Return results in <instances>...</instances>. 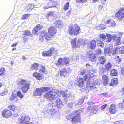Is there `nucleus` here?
<instances>
[{
  "mask_svg": "<svg viewBox=\"0 0 124 124\" xmlns=\"http://www.w3.org/2000/svg\"><path fill=\"white\" fill-rule=\"evenodd\" d=\"M94 72V70L90 71L86 76V77L85 78V81L87 82L86 83L87 85L89 87V88L91 90L96 88L95 86V85L93 84L94 80L92 78L93 76V73Z\"/></svg>",
  "mask_w": 124,
  "mask_h": 124,
  "instance_id": "1",
  "label": "nucleus"
},
{
  "mask_svg": "<svg viewBox=\"0 0 124 124\" xmlns=\"http://www.w3.org/2000/svg\"><path fill=\"white\" fill-rule=\"evenodd\" d=\"M17 84L19 85H23L22 86V90L23 92L24 93H26L29 89L30 84L29 82H27L25 80L19 79L17 81Z\"/></svg>",
  "mask_w": 124,
  "mask_h": 124,
  "instance_id": "2",
  "label": "nucleus"
},
{
  "mask_svg": "<svg viewBox=\"0 0 124 124\" xmlns=\"http://www.w3.org/2000/svg\"><path fill=\"white\" fill-rule=\"evenodd\" d=\"M82 109H79L76 111V115L73 116H71V115L68 116H67L66 118L68 119H71V117H72L71 121L72 123H76L77 122L80 123L81 119L79 115L82 112Z\"/></svg>",
  "mask_w": 124,
  "mask_h": 124,
  "instance_id": "3",
  "label": "nucleus"
},
{
  "mask_svg": "<svg viewBox=\"0 0 124 124\" xmlns=\"http://www.w3.org/2000/svg\"><path fill=\"white\" fill-rule=\"evenodd\" d=\"M57 94V90H54L53 88L52 90H49L48 93L45 94V96L48 100L51 101L54 99Z\"/></svg>",
  "mask_w": 124,
  "mask_h": 124,
  "instance_id": "4",
  "label": "nucleus"
},
{
  "mask_svg": "<svg viewBox=\"0 0 124 124\" xmlns=\"http://www.w3.org/2000/svg\"><path fill=\"white\" fill-rule=\"evenodd\" d=\"M80 29V28L78 25L75 24L74 26L70 25L69 27L68 31L70 35L74 34L76 35L79 32Z\"/></svg>",
  "mask_w": 124,
  "mask_h": 124,
  "instance_id": "5",
  "label": "nucleus"
},
{
  "mask_svg": "<svg viewBox=\"0 0 124 124\" xmlns=\"http://www.w3.org/2000/svg\"><path fill=\"white\" fill-rule=\"evenodd\" d=\"M51 38L49 35L47 31L46 30L41 32L39 35V41L42 42L46 40L49 39V38Z\"/></svg>",
  "mask_w": 124,
  "mask_h": 124,
  "instance_id": "6",
  "label": "nucleus"
},
{
  "mask_svg": "<svg viewBox=\"0 0 124 124\" xmlns=\"http://www.w3.org/2000/svg\"><path fill=\"white\" fill-rule=\"evenodd\" d=\"M30 119L29 116L25 115L19 117L18 119V121L19 124H26L29 121Z\"/></svg>",
  "mask_w": 124,
  "mask_h": 124,
  "instance_id": "7",
  "label": "nucleus"
},
{
  "mask_svg": "<svg viewBox=\"0 0 124 124\" xmlns=\"http://www.w3.org/2000/svg\"><path fill=\"white\" fill-rule=\"evenodd\" d=\"M81 39L79 38L77 39L76 38L73 39L71 41L72 47H79L81 43Z\"/></svg>",
  "mask_w": 124,
  "mask_h": 124,
  "instance_id": "8",
  "label": "nucleus"
},
{
  "mask_svg": "<svg viewBox=\"0 0 124 124\" xmlns=\"http://www.w3.org/2000/svg\"><path fill=\"white\" fill-rule=\"evenodd\" d=\"M116 16L118 18L119 20L124 18V8H122L116 13Z\"/></svg>",
  "mask_w": 124,
  "mask_h": 124,
  "instance_id": "9",
  "label": "nucleus"
},
{
  "mask_svg": "<svg viewBox=\"0 0 124 124\" xmlns=\"http://www.w3.org/2000/svg\"><path fill=\"white\" fill-rule=\"evenodd\" d=\"M56 27L55 26H52L48 28V33L51 37V36H53L55 34L56 32Z\"/></svg>",
  "mask_w": 124,
  "mask_h": 124,
  "instance_id": "10",
  "label": "nucleus"
},
{
  "mask_svg": "<svg viewBox=\"0 0 124 124\" xmlns=\"http://www.w3.org/2000/svg\"><path fill=\"white\" fill-rule=\"evenodd\" d=\"M42 26L40 24H37L36 27H35L33 30V34L37 35L38 34V31L42 28Z\"/></svg>",
  "mask_w": 124,
  "mask_h": 124,
  "instance_id": "11",
  "label": "nucleus"
},
{
  "mask_svg": "<svg viewBox=\"0 0 124 124\" xmlns=\"http://www.w3.org/2000/svg\"><path fill=\"white\" fill-rule=\"evenodd\" d=\"M2 115L3 117H8L12 115V113L10 111L6 109L3 111Z\"/></svg>",
  "mask_w": 124,
  "mask_h": 124,
  "instance_id": "12",
  "label": "nucleus"
},
{
  "mask_svg": "<svg viewBox=\"0 0 124 124\" xmlns=\"http://www.w3.org/2000/svg\"><path fill=\"white\" fill-rule=\"evenodd\" d=\"M93 70H89V72L87 74H86V70L85 69H82L80 71H79L78 72V74L79 75H81L83 76V78H82L84 80H85V78L86 77V76L88 74V73L90 72V71Z\"/></svg>",
  "mask_w": 124,
  "mask_h": 124,
  "instance_id": "13",
  "label": "nucleus"
},
{
  "mask_svg": "<svg viewBox=\"0 0 124 124\" xmlns=\"http://www.w3.org/2000/svg\"><path fill=\"white\" fill-rule=\"evenodd\" d=\"M54 51V49L51 48L50 50L47 51H44L42 53L43 56H52V53Z\"/></svg>",
  "mask_w": 124,
  "mask_h": 124,
  "instance_id": "14",
  "label": "nucleus"
},
{
  "mask_svg": "<svg viewBox=\"0 0 124 124\" xmlns=\"http://www.w3.org/2000/svg\"><path fill=\"white\" fill-rule=\"evenodd\" d=\"M109 111L111 114L115 113L117 111V109L116 106L114 104L111 105L109 108Z\"/></svg>",
  "mask_w": 124,
  "mask_h": 124,
  "instance_id": "15",
  "label": "nucleus"
},
{
  "mask_svg": "<svg viewBox=\"0 0 124 124\" xmlns=\"http://www.w3.org/2000/svg\"><path fill=\"white\" fill-rule=\"evenodd\" d=\"M60 75L61 77H65L68 75L66 69L65 68L61 69L60 71Z\"/></svg>",
  "mask_w": 124,
  "mask_h": 124,
  "instance_id": "16",
  "label": "nucleus"
},
{
  "mask_svg": "<svg viewBox=\"0 0 124 124\" xmlns=\"http://www.w3.org/2000/svg\"><path fill=\"white\" fill-rule=\"evenodd\" d=\"M89 61H91L92 62L95 61L96 60V56L92 52H91L89 54Z\"/></svg>",
  "mask_w": 124,
  "mask_h": 124,
  "instance_id": "17",
  "label": "nucleus"
},
{
  "mask_svg": "<svg viewBox=\"0 0 124 124\" xmlns=\"http://www.w3.org/2000/svg\"><path fill=\"white\" fill-rule=\"evenodd\" d=\"M42 93L41 91L40 88H37L36 89L33 93V95L35 96H41L42 95Z\"/></svg>",
  "mask_w": 124,
  "mask_h": 124,
  "instance_id": "18",
  "label": "nucleus"
},
{
  "mask_svg": "<svg viewBox=\"0 0 124 124\" xmlns=\"http://www.w3.org/2000/svg\"><path fill=\"white\" fill-rule=\"evenodd\" d=\"M118 83L117 79L116 78H113L112 79L111 82L109 83L110 86H113L114 85H116Z\"/></svg>",
  "mask_w": 124,
  "mask_h": 124,
  "instance_id": "19",
  "label": "nucleus"
},
{
  "mask_svg": "<svg viewBox=\"0 0 124 124\" xmlns=\"http://www.w3.org/2000/svg\"><path fill=\"white\" fill-rule=\"evenodd\" d=\"M54 24L58 27L59 28H62L63 26V23L60 20H58L55 21Z\"/></svg>",
  "mask_w": 124,
  "mask_h": 124,
  "instance_id": "20",
  "label": "nucleus"
},
{
  "mask_svg": "<svg viewBox=\"0 0 124 124\" xmlns=\"http://www.w3.org/2000/svg\"><path fill=\"white\" fill-rule=\"evenodd\" d=\"M103 83L104 85H106L108 83V78L106 75H104L102 77Z\"/></svg>",
  "mask_w": 124,
  "mask_h": 124,
  "instance_id": "21",
  "label": "nucleus"
},
{
  "mask_svg": "<svg viewBox=\"0 0 124 124\" xmlns=\"http://www.w3.org/2000/svg\"><path fill=\"white\" fill-rule=\"evenodd\" d=\"M55 105L58 108L61 107L62 105V101L60 99H57L56 101Z\"/></svg>",
  "mask_w": 124,
  "mask_h": 124,
  "instance_id": "22",
  "label": "nucleus"
},
{
  "mask_svg": "<svg viewBox=\"0 0 124 124\" xmlns=\"http://www.w3.org/2000/svg\"><path fill=\"white\" fill-rule=\"evenodd\" d=\"M99 63L101 64H103L106 61V58L104 56L99 57L98 58Z\"/></svg>",
  "mask_w": 124,
  "mask_h": 124,
  "instance_id": "23",
  "label": "nucleus"
},
{
  "mask_svg": "<svg viewBox=\"0 0 124 124\" xmlns=\"http://www.w3.org/2000/svg\"><path fill=\"white\" fill-rule=\"evenodd\" d=\"M33 76L35 77L37 79L40 80L42 79V76L41 75L38 73H34L33 74Z\"/></svg>",
  "mask_w": 124,
  "mask_h": 124,
  "instance_id": "24",
  "label": "nucleus"
},
{
  "mask_svg": "<svg viewBox=\"0 0 124 124\" xmlns=\"http://www.w3.org/2000/svg\"><path fill=\"white\" fill-rule=\"evenodd\" d=\"M84 80L82 78H81L78 81V86L80 88H82L83 89L84 88L83 87H84V82L83 81Z\"/></svg>",
  "mask_w": 124,
  "mask_h": 124,
  "instance_id": "25",
  "label": "nucleus"
},
{
  "mask_svg": "<svg viewBox=\"0 0 124 124\" xmlns=\"http://www.w3.org/2000/svg\"><path fill=\"white\" fill-rule=\"evenodd\" d=\"M112 66V64L108 62L105 65V69L106 71H108L111 69Z\"/></svg>",
  "mask_w": 124,
  "mask_h": 124,
  "instance_id": "26",
  "label": "nucleus"
},
{
  "mask_svg": "<svg viewBox=\"0 0 124 124\" xmlns=\"http://www.w3.org/2000/svg\"><path fill=\"white\" fill-rule=\"evenodd\" d=\"M63 59L59 58L58 60L57 63L56 64V66H58L59 68L61 67L62 65H64V64L62 63H63Z\"/></svg>",
  "mask_w": 124,
  "mask_h": 124,
  "instance_id": "27",
  "label": "nucleus"
},
{
  "mask_svg": "<svg viewBox=\"0 0 124 124\" xmlns=\"http://www.w3.org/2000/svg\"><path fill=\"white\" fill-rule=\"evenodd\" d=\"M96 41L95 40H92L90 43V48L92 49H94L96 47Z\"/></svg>",
  "mask_w": 124,
  "mask_h": 124,
  "instance_id": "28",
  "label": "nucleus"
},
{
  "mask_svg": "<svg viewBox=\"0 0 124 124\" xmlns=\"http://www.w3.org/2000/svg\"><path fill=\"white\" fill-rule=\"evenodd\" d=\"M106 23L108 24L109 27L114 26L115 25V23L113 20H109L106 22Z\"/></svg>",
  "mask_w": 124,
  "mask_h": 124,
  "instance_id": "29",
  "label": "nucleus"
},
{
  "mask_svg": "<svg viewBox=\"0 0 124 124\" xmlns=\"http://www.w3.org/2000/svg\"><path fill=\"white\" fill-rule=\"evenodd\" d=\"M104 53L109 56H110L112 54V51L111 50L109 49H104Z\"/></svg>",
  "mask_w": 124,
  "mask_h": 124,
  "instance_id": "30",
  "label": "nucleus"
},
{
  "mask_svg": "<svg viewBox=\"0 0 124 124\" xmlns=\"http://www.w3.org/2000/svg\"><path fill=\"white\" fill-rule=\"evenodd\" d=\"M115 45L117 46L120 44V37H118L116 39L114 40Z\"/></svg>",
  "mask_w": 124,
  "mask_h": 124,
  "instance_id": "31",
  "label": "nucleus"
},
{
  "mask_svg": "<svg viewBox=\"0 0 124 124\" xmlns=\"http://www.w3.org/2000/svg\"><path fill=\"white\" fill-rule=\"evenodd\" d=\"M118 52L120 54H124V46H122L121 47H118Z\"/></svg>",
  "mask_w": 124,
  "mask_h": 124,
  "instance_id": "32",
  "label": "nucleus"
},
{
  "mask_svg": "<svg viewBox=\"0 0 124 124\" xmlns=\"http://www.w3.org/2000/svg\"><path fill=\"white\" fill-rule=\"evenodd\" d=\"M40 89L42 93L47 91L49 92V90H50V88L47 87H42L40 88Z\"/></svg>",
  "mask_w": 124,
  "mask_h": 124,
  "instance_id": "33",
  "label": "nucleus"
},
{
  "mask_svg": "<svg viewBox=\"0 0 124 124\" xmlns=\"http://www.w3.org/2000/svg\"><path fill=\"white\" fill-rule=\"evenodd\" d=\"M96 40L99 46H100L103 48L104 46V44L103 42L101 41L98 39H97Z\"/></svg>",
  "mask_w": 124,
  "mask_h": 124,
  "instance_id": "34",
  "label": "nucleus"
},
{
  "mask_svg": "<svg viewBox=\"0 0 124 124\" xmlns=\"http://www.w3.org/2000/svg\"><path fill=\"white\" fill-rule=\"evenodd\" d=\"M17 97L16 95L14 94H12L10 98V100L11 101H12L14 100H15V101H16L17 100Z\"/></svg>",
  "mask_w": 124,
  "mask_h": 124,
  "instance_id": "35",
  "label": "nucleus"
},
{
  "mask_svg": "<svg viewBox=\"0 0 124 124\" xmlns=\"http://www.w3.org/2000/svg\"><path fill=\"white\" fill-rule=\"evenodd\" d=\"M23 35H26L27 36H31V32L28 30H25L23 33Z\"/></svg>",
  "mask_w": 124,
  "mask_h": 124,
  "instance_id": "36",
  "label": "nucleus"
},
{
  "mask_svg": "<svg viewBox=\"0 0 124 124\" xmlns=\"http://www.w3.org/2000/svg\"><path fill=\"white\" fill-rule=\"evenodd\" d=\"M112 39V36L110 34H107L106 42H110L111 41Z\"/></svg>",
  "mask_w": 124,
  "mask_h": 124,
  "instance_id": "37",
  "label": "nucleus"
},
{
  "mask_svg": "<svg viewBox=\"0 0 124 124\" xmlns=\"http://www.w3.org/2000/svg\"><path fill=\"white\" fill-rule=\"evenodd\" d=\"M63 63L64 64L67 65L69 63V58H65L63 59Z\"/></svg>",
  "mask_w": 124,
  "mask_h": 124,
  "instance_id": "38",
  "label": "nucleus"
},
{
  "mask_svg": "<svg viewBox=\"0 0 124 124\" xmlns=\"http://www.w3.org/2000/svg\"><path fill=\"white\" fill-rule=\"evenodd\" d=\"M110 74L113 76L116 75L117 74V70L114 69L112 70L110 72Z\"/></svg>",
  "mask_w": 124,
  "mask_h": 124,
  "instance_id": "39",
  "label": "nucleus"
},
{
  "mask_svg": "<svg viewBox=\"0 0 124 124\" xmlns=\"http://www.w3.org/2000/svg\"><path fill=\"white\" fill-rule=\"evenodd\" d=\"M60 93L61 95H62V96L64 98L66 97L67 93H66L64 91H61L60 92H57V94Z\"/></svg>",
  "mask_w": 124,
  "mask_h": 124,
  "instance_id": "40",
  "label": "nucleus"
},
{
  "mask_svg": "<svg viewBox=\"0 0 124 124\" xmlns=\"http://www.w3.org/2000/svg\"><path fill=\"white\" fill-rule=\"evenodd\" d=\"M38 67L39 64L38 63H35L32 65L31 69L32 70L34 69L36 70L38 69Z\"/></svg>",
  "mask_w": 124,
  "mask_h": 124,
  "instance_id": "41",
  "label": "nucleus"
},
{
  "mask_svg": "<svg viewBox=\"0 0 124 124\" xmlns=\"http://www.w3.org/2000/svg\"><path fill=\"white\" fill-rule=\"evenodd\" d=\"M106 27L105 25L103 24H101L96 27V28L98 30L103 29Z\"/></svg>",
  "mask_w": 124,
  "mask_h": 124,
  "instance_id": "42",
  "label": "nucleus"
},
{
  "mask_svg": "<svg viewBox=\"0 0 124 124\" xmlns=\"http://www.w3.org/2000/svg\"><path fill=\"white\" fill-rule=\"evenodd\" d=\"M5 69L3 67L1 68L0 70V76H2L5 73Z\"/></svg>",
  "mask_w": 124,
  "mask_h": 124,
  "instance_id": "43",
  "label": "nucleus"
},
{
  "mask_svg": "<svg viewBox=\"0 0 124 124\" xmlns=\"http://www.w3.org/2000/svg\"><path fill=\"white\" fill-rule=\"evenodd\" d=\"M17 96L20 98H22L24 96V95L22 94L21 92L20 91L17 92Z\"/></svg>",
  "mask_w": 124,
  "mask_h": 124,
  "instance_id": "44",
  "label": "nucleus"
},
{
  "mask_svg": "<svg viewBox=\"0 0 124 124\" xmlns=\"http://www.w3.org/2000/svg\"><path fill=\"white\" fill-rule=\"evenodd\" d=\"M8 107L10 109L12 110L13 111H14L15 110L16 107L14 105H10Z\"/></svg>",
  "mask_w": 124,
  "mask_h": 124,
  "instance_id": "45",
  "label": "nucleus"
},
{
  "mask_svg": "<svg viewBox=\"0 0 124 124\" xmlns=\"http://www.w3.org/2000/svg\"><path fill=\"white\" fill-rule=\"evenodd\" d=\"M45 68L44 66H42L40 68L39 70V72H45Z\"/></svg>",
  "mask_w": 124,
  "mask_h": 124,
  "instance_id": "46",
  "label": "nucleus"
},
{
  "mask_svg": "<svg viewBox=\"0 0 124 124\" xmlns=\"http://www.w3.org/2000/svg\"><path fill=\"white\" fill-rule=\"evenodd\" d=\"M69 6V2H67L64 6L63 9L64 10H66L68 9V7Z\"/></svg>",
  "mask_w": 124,
  "mask_h": 124,
  "instance_id": "47",
  "label": "nucleus"
},
{
  "mask_svg": "<svg viewBox=\"0 0 124 124\" xmlns=\"http://www.w3.org/2000/svg\"><path fill=\"white\" fill-rule=\"evenodd\" d=\"M100 37L101 40L104 41L105 39L106 36L104 35L101 34L100 36Z\"/></svg>",
  "mask_w": 124,
  "mask_h": 124,
  "instance_id": "48",
  "label": "nucleus"
},
{
  "mask_svg": "<svg viewBox=\"0 0 124 124\" xmlns=\"http://www.w3.org/2000/svg\"><path fill=\"white\" fill-rule=\"evenodd\" d=\"M95 52L96 54L99 55L101 54L102 51L100 49L98 48L95 50Z\"/></svg>",
  "mask_w": 124,
  "mask_h": 124,
  "instance_id": "49",
  "label": "nucleus"
},
{
  "mask_svg": "<svg viewBox=\"0 0 124 124\" xmlns=\"http://www.w3.org/2000/svg\"><path fill=\"white\" fill-rule=\"evenodd\" d=\"M118 47L115 48L113 50L112 54V55L116 53L117 52H118Z\"/></svg>",
  "mask_w": 124,
  "mask_h": 124,
  "instance_id": "50",
  "label": "nucleus"
},
{
  "mask_svg": "<svg viewBox=\"0 0 124 124\" xmlns=\"http://www.w3.org/2000/svg\"><path fill=\"white\" fill-rule=\"evenodd\" d=\"M74 102H72L69 103L68 104V107L70 108H71L73 106H74Z\"/></svg>",
  "mask_w": 124,
  "mask_h": 124,
  "instance_id": "51",
  "label": "nucleus"
},
{
  "mask_svg": "<svg viewBox=\"0 0 124 124\" xmlns=\"http://www.w3.org/2000/svg\"><path fill=\"white\" fill-rule=\"evenodd\" d=\"M30 14H25L23 16L22 19H25L28 18Z\"/></svg>",
  "mask_w": 124,
  "mask_h": 124,
  "instance_id": "52",
  "label": "nucleus"
},
{
  "mask_svg": "<svg viewBox=\"0 0 124 124\" xmlns=\"http://www.w3.org/2000/svg\"><path fill=\"white\" fill-rule=\"evenodd\" d=\"M74 102V106H78L80 105L78 101H75Z\"/></svg>",
  "mask_w": 124,
  "mask_h": 124,
  "instance_id": "53",
  "label": "nucleus"
},
{
  "mask_svg": "<svg viewBox=\"0 0 124 124\" xmlns=\"http://www.w3.org/2000/svg\"><path fill=\"white\" fill-rule=\"evenodd\" d=\"M117 62L119 63L121 60V58L119 57V56H117V57L115 58Z\"/></svg>",
  "mask_w": 124,
  "mask_h": 124,
  "instance_id": "54",
  "label": "nucleus"
},
{
  "mask_svg": "<svg viewBox=\"0 0 124 124\" xmlns=\"http://www.w3.org/2000/svg\"><path fill=\"white\" fill-rule=\"evenodd\" d=\"M98 110V109L96 108L94 109H93L92 110V111L91 112V113H93V114H94L96 113V112Z\"/></svg>",
  "mask_w": 124,
  "mask_h": 124,
  "instance_id": "55",
  "label": "nucleus"
},
{
  "mask_svg": "<svg viewBox=\"0 0 124 124\" xmlns=\"http://www.w3.org/2000/svg\"><path fill=\"white\" fill-rule=\"evenodd\" d=\"M119 107L121 109H123L124 108V105L122 103H120L119 104Z\"/></svg>",
  "mask_w": 124,
  "mask_h": 124,
  "instance_id": "56",
  "label": "nucleus"
},
{
  "mask_svg": "<svg viewBox=\"0 0 124 124\" xmlns=\"http://www.w3.org/2000/svg\"><path fill=\"white\" fill-rule=\"evenodd\" d=\"M99 69L100 70V72L101 73H103L104 71V69L102 67H101Z\"/></svg>",
  "mask_w": 124,
  "mask_h": 124,
  "instance_id": "57",
  "label": "nucleus"
},
{
  "mask_svg": "<svg viewBox=\"0 0 124 124\" xmlns=\"http://www.w3.org/2000/svg\"><path fill=\"white\" fill-rule=\"evenodd\" d=\"M77 2L82 3L84 2H85L86 0H76Z\"/></svg>",
  "mask_w": 124,
  "mask_h": 124,
  "instance_id": "58",
  "label": "nucleus"
},
{
  "mask_svg": "<svg viewBox=\"0 0 124 124\" xmlns=\"http://www.w3.org/2000/svg\"><path fill=\"white\" fill-rule=\"evenodd\" d=\"M84 101V99L82 98L79 100L78 101V102L80 105H81L83 102Z\"/></svg>",
  "mask_w": 124,
  "mask_h": 124,
  "instance_id": "59",
  "label": "nucleus"
},
{
  "mask_svg": "<svg viewBox=\"0 0 124 124\" xmlns=\"http://www.w3.org/2000/svg\"><path fill=\"white\" fill-rule=\"evenodd\" d=\"M107 106V105L106 104H105L104 105H102L101 106V109L102 110H103Z\"/></svg>",
  "mask_w": 124,
  "mask_h": 124,
  "instance_id": "60",
  "label": "nucleus"
},
{
  "mask_svg": "<svg viewBox=\"0 0 124 124\" xmlns=\"http://www.w3.org/2000/svg\"><path fill=\"white\" fill-rule=\"evenodd\" d=\"M86 68L88 69H90V68L92 67V66L90 65L89 64L87 63L86 64Z\"/></svg>",
  "mask_w": 124,
  "mask_h": 124,
  "instance_id": "61",
  "label": "nucleus"
},
{
  "mask_svg": "<svg viewBox=\"0 0 124 124\" xmlns=\"http://www.w3.org/2000/svg\"><path fill=\"white\" fill-rule=\"evenodd\" d=\"M94 103L93 102L91 101H89L87 103L88 105L89 106L92 105L94 104Z\"/></svg>",
  "mask_w": 124,
  "mask_h": 124,
  "instance_id": "62",
  "label": "nucleus"
},
{
  "mask_svg": "<svg viewBox=\"0 0 124 124\" xmlns=\"http://www.w3.org/2000/svg\"><path fill=\"white\" fill-rule=\"evenodd\" d=\"M8 93V92L7 91H6L4 92H2V93H1V95L2 96H4V95L7 94Z\"/></svg>",
  "mask_w": 124,
  "mask_h": 124,
  "instance_id": "63",
  "label": "nucleus"
},
{
  "mask_svg": "<svg viewBox=\"0 0 124 124\" xmlns=\"http://www.w3.org/2000/svg\"><path fill=\"white\" fill-rule=\"evenodd\" d=\"M50 7H51L49 6L48 4H46L44 7V8L45 9H46Z\"/></svg>",
  "mask_w": 124,
  "mask_h": 124,
  "instance_id": "64",
  "label": "nucleus"
}]
</instances>
